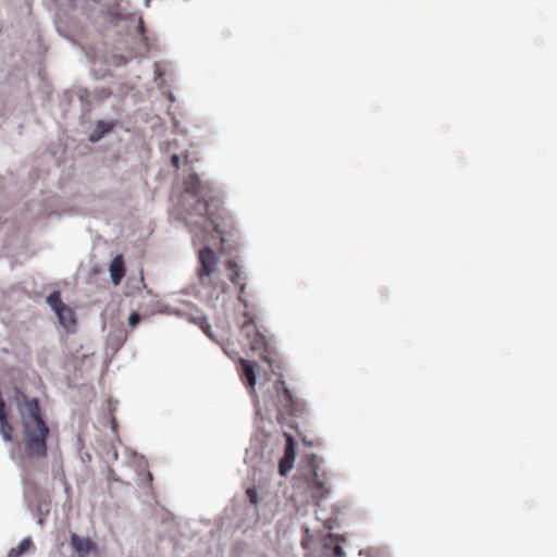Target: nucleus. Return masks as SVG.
Returning a JSON list of instances; mask_svg holds the SVG:
<instances>
[{
	"mask_svg": "<svg viewBox=\"0 0 557 557\" xmlns=\"http://www.w3.org/2000/svg\"><path fill=\"white\" fill-rule=\"evenodd\" d=\"M169 99L170 101L174 102L175 101V98H174V95L172 92L169 94Z\"/></svg>",
	"mask_w": 557,
	"mask_h": 557,
	"instance_id": "obj_29",
	"label": "nucleus"
},
{
	"mask_svg": "<svg viewBox=\"0 0 557 557\" xmlns=\"http://www.w3.org/2000/svg\"><path fill=\"white\" fill-rule=\"evenodd\" d=\"M111 428H112V431H113V432H115V429H116V422H115V420H114V419L112 420V425H111Z\"/></svg>",
	"mask_w": 557,
	"mask_h": 557,
	"instance_id": "obj_28",
	"label": "nucleus"
},
{
	"mask_svg": "<svg viewBox=\"0 0 557 557\" xmlns=\"http://www.w3.org/2000/svg\"><path fill=\"white\" fill-rule=\"evenodd\" d=\"M227 268H228V270L232 271V273L230 274L231 282L234 285H239L240 293H244L245 289H246V285L245 284H239V282H238L239 277H240V272L237 269V263L235 261H233V260H230L228 263H227Z\"/></svg>",
	"mask_w": 557,
	"mask_h": 557,
	"instance_id": "obj_15",
	"label": "nucleus"
},
{
	"mask_svg": "<svg viewBox=\"0 0 557 557\" xmlns=\"http://www.w3.org/2000/svg\"><path fill=\"white\" fill-rule=\"evenodd\" d=\"M308 484L312 491V498L318 503L329 492L325 484L318 478V471L313 468L308 475Z\"/></svg>",
	"mask_w": 557,
	"mask_h": 557,
	"instance_id": "obj_7",
	"label": "nucleus"
},
{
	"mask_svg": "<svg viewBox=\"0 0 557 557\" xmlns=\"http://www.w3.org/2000/svg\"><path fill=\"white\" fill-rule=\"evenodd\" d=\"M276 398L271 399L270 404L265 405L267 413H270L271 409H275L278 414H295V400L290 391L285 386V381L278 380L274 384Z\"/></svg>",
	"mask_w": 557,
	"mask_h": 557,
	"instance_id": "obj_3",
	"label": "nucleus"
},
{
	"mask_svg": "<svg viewBox=\"0 0 557 557\" xmlns=\"http://www.w3.org/2000/svg\"><path fill=\"white\" fill-rule=\"evenodd\" d=\"M205 193L206 189L201 180L197 174H191L181 195L180 206L182 207V211L188 216L195 215L200 220L193 222L186 219V225L190 228L197 226L205 231L212 230L219 234L221 232L220 225L211 218Z\"/></svg>",
	"mask_w": 557,
	"mask_h": 557,
	"instance_id": "obj_1",
	"label": "nucleus"
},
{
	"mask_svg": "<svg viewBox=\"0 0 557 557\" xmlns=\"http://www.w3.org/2000/svg\"><path fill=\"white\" fill-rule=\"evenodd\" d=\"M109 272L112 284L117 286L121 283L125 273L124 261L122 256L117 255L112 259L109 267Z\"/></svg>",
	"mask_w": 557,
	"mask_h": 557,
	"instance_id": "obj_10",
	"label": "nucleus"
},
{
	"mask_svg": "<svg viewBox=\"0 0 557 557\" xmlns=\"http://www.w3.org/2000/svg\"><path fill=\"white\" fill-rule=\"evenodd\" d=\"M246 495L250 503L255 505L258 503V493L255 488H247Z\"/></svg>",
	"mask_w": 557,
	"mask_h": 557,
	"instance_id": "obj_21",
	"label": "nucleus"
},
{
	"mask_svg": "<svg viewBox=\"0 0 557 557\" xmlns=\"http://www.w3.org/2000/svg\"><path fill=\"white\" fill-rule=\"evenodd\" d=\"M69 3L73 10L87 16L92 15L96 11L102 12L97 0H69Z\"/></svg>",
	"mask_w": 557,
	"mask_h": 557,
	"instance_id": "obj_9",
	"label": "nucleus"
},
{
	"mask_svg": "<svg viewBox=\"0 0 557 557\" xmlns=\"http://www.w3.org/2000/svg\"><path fill=\"white\" fill-rule=\"evenodd\" d=\"M337 539H335L332 534L324 539L323 547L325 550L332 549L333 545L336 543Z\"/></svg>",
	"mask_w": 557,
	"mask_h": 557,
	"instance_id": "obj_20",
	"label": "nucleus"
},
{
	"mask_svg": "<svg viewBox=\"0 0 557 557\" xmlns=\"http://www.w3.org/2000/svg\"><path fill=\"white\" fill-rule=\"evenodd\" d=\"M240 363L243 367V372H244L246 381L253 388V386L256 385V381H257V375H256L253 364H251L249 361H247L245 359H240Z\"/></svg>",
	"mask_w": 557,
	"mask_h": 557,
	"instance_id": "obj_13",
	"label": "nucleus"
},
{
	"mask_svg": "<svg viewBox=\"0 0 557 557\" xmlns=\"http://www.w3.org/2000/svg\"><path fill=\"white\" fill-rule=\"evenodd\" d=\"M199 262L200 267L197 271L199 280L202 285H208L211 281V274L214 272V268L218 262L214 251L209 246H205L202 249H200Z\"/></svg>",
	"mask_w": 557,
	"mask_h": 557,
	"instance_id": "obj_4",
	"label": "nucleus"
},
{
	"mask_svg": "<svg viewBox=\"0 0 557 557\" xmlns=\"http://www.w3.org/2000/svg\"><path fill=\"white\" fill-rule=\"evenodd\" d=\"M140 320H141V317H140V314H139V313H137V312H132V313L129 314V317H128V325H129L131 327H135V326H137V325H138V323L140 322Z\"/></svg>",
	"mask_w": 557,
	"mask_h": 557,
	"instance_id": "obj_19",
	"label": "nucleus"
},
{
	"mask_svg": "<svg viewBox=\"0 0 557 557\" xmlns=\"http://www.w3.org/2000/svg\"><path fill=\"white\" fill-rule=\"evenodd\" d=\"M55 314L58 317L59 323L64 330L71 332L74 329L75 318L71 308L64 306L62 309L58 310Z\"/></svg>",
	"mask_w": 557,
	"mask_h": 557,
	"instance_id": "obj_11",
	"label": "nucleus"
},
{
	"mask_svg": "<svg viewBox=\"0 0 557 557\" xmlns=\"http://www.w3.org/2000/svg\"><path fill=\"white\" fill-rule=\"evenodd\" d=\"M256 407H257V412H258V413H261V408L259 407V405H258V404H256Z\"/></svg>",
	"mask_w": 557,
	"mask_h": 557,
	"instance_id": "obj_31",
	"label": "nucleus"
},
{
	"mask_svg": "<svg viewBox=\"0 0 557 557\" xmlns=\"http://www.w3.org/2000/svg\"><path fill=\"white\" fill-rule=\"evenodd\" d=\"M242 332L248 338H250L253 335V337H252V339L250 342V348L252 350L259 349L264 344L263 335L256 329V325H255V323H253V321L251 319L246 321L242 325Z\"/></svg>",
	"mask_w": 557,
	"mask_h": 557,
	"instance_id": "obj_8",
	"label": "nucleus"
},
{
	"mask_svg": "<svg viewBox=\"0 0 557 557\" xmlns=\"http://www.w3.org/2000/svg\"><path fill=\"white\" fill-rule=\"evenodd\" d=\"M137 29L138 32L143 35L145 33V26H144V23L141 21V18L139 20V24L137 26Z\"/></svg>",
	"mask_w": 557,
	"mask_h": 557,
	"instance_id": "obj_25",
	"label": "nucleus"
},
{
	"mask_svg": "<svg viewBox=\"0 0 557 557\" xmlns=\"http://www.w3.org/2000/svg\"><path fill=\"white\" fill-rule=\"evenodd\" d=\"M145 481L146 483L149 485L152 481V474L150 472H147L146 473V476H145Z\"/></svg>",
	"mask_w": 557,
	"mask_h": 557,
	"instance_id": "obj_26",
	"label": "nucleus"
},
{
	"mask_svg": "<svg viewBox=\"0 0 557 557\" xmlns=\"http://www.w3.org/2000/svg\"><path fill=\"white\" fill-rule=\"evenodd\" d=\"M112 456H113V459H114V460H116V459H117V451H116L115 449L113 450Z\"/></svg>",
	"mask_w": 557,
	"mask_h": 557,
	"instance_id": "obj_30",
	"label": "nucleus"
},
{
	"mask_svg": "<svg viewBox=\"0 0 557 557\" xmlns=\"http://www.w3.org/2000/svg\"><path fill=\"white\" fill-rule=\"evenodd\" d=\"M70 543L77 557H88L90 553L97 550L96 544L89 537H83L76 533L71 534Z\"/></svg>",
	"mask_w": 557,
	"mask_h": 557,
	"instance_id": "obj_5",
	"label": "nucleus"
},
{
	"mask_svg": "<svg viewBox=\"0 0 557 557\" xmlns=\"http://www.w3.org/2000/svg\"><path fill=\"white\" fill-rule=\"evenodd\" d=\"M22 421L24 426V448L27 457L32 459L46 457L49 429L40 414L36 399L27 401L25 412L22 413Z\"/></svg>",
	"mask_w": 557,
	"mask_h": 557,
	"instance_id": "obj_2",
	"label": "nucleus"
},
{
	"mask_svg": "<svg viewBox=\"0 0 557 557\" xmlns=\"http://www.w3.org/2000/svg\"><path fill=\"white\" fill-rule=\"evenodd\" d=\"M33 542L30 540V537H25L23 539L17 546L15 547H12L8 554V557H20L22 556L24 553H26L30 546H32Z\"/></svg>",
	"mask_w": 557,
	"mask_h": 557,
	"instance_id": "obj_14",
	"label": "nucleus"
},
{
	"mask_svg": "<svg viewBox=\"0 0 557 557\" xmlns=\"http://www.w3.org/2000/svg\"><path fill=\"white\" fill-rule=\"evenodd\" d=\"M0 433L5 442L11 441L12 428L8 422L0 424Z\"/></svg>",
	"mask_w": 557,
	"mask_h": 557,
	"instance_id": "obj_17",
	"label": "nucleus"
},
{
	"mask_svg": "<svg viewBox=\"0 0 557 557\" xmlns=\"http://www.w3.org/2000/svg\"><path fill=\"white\" fill-rule=\"evenodd\" d=\"M153 73H154V81L157 82V84L159 86H161L163 84V81L161 79V76H162V70L160 67V64L158 62H154L153 64Z\"/></svg>",
	"mask_w": 557,
	"mask_h": 557,
	"instance_id": "obj_18",
	"label": "nucleus"
},
{
	"mask_svg": "<svg viewBox=\"0 0 557 557\" xmlns=\"http://www.w3.org/2000/svg\"><path fill=\"white\" fill-rule=\"evenodd\" d=\"M239 301L244 302V305L247 306V301L245 299H243L242 297H239Z\"/></svg>",
	"mask_w": 557,
	"mask_h": 557,
	"instance_id": "obj_32",
	"label": "nucleus"
},
{
	"mask_svg": "<svg viewBox=\"0 0 557 557\" xmlns=\"http://www.w3.org/2000/svg\"><path fill=\"white\" fill-rule=\"evenodd\" d=\"M4 422H8L7 421V414L4 412L2 404L0 403V424L4 423Z\"/></svg>",
	"mask_w": 557,
	"mask_h": 557,
	"instance_id": "obj_24",
	"label": "nucleus"
},
{
	"mask_svg": "<svg viewBox=\"0 0 557 557\" xmlns=\"http://www.w3.org/2000/svg\"><path fill=\"white\" fill-rule=\"evenodd\" d=\"M117 62H116V65H125L126 64V59L124 57H119L117 58Z\"/></svg>",
	"mask_w": 557,
	"mask_h": 557,
	"instance_id": "obj_27",
	"label": "nucleus"
},
{
	"mask_svg": "<svg viewBox=\"0 0 557 557\" xmlns=\"http://www.w3.org/2000/svg\"><path fill=\"white\" fill-rule=\"evenodd\" d=\"M332 550H333L335 557H342L343 556V548H342L341 544L337 541L333 545Z\"/></svg>",
	"mask_w": 557,
	"mask_h": 557,
	"instance_id": "obj_22",
	"label": "nucleus"
},
{
	"mask_svg": "<svg viewBox=\"0 0 557 557\" xmlns=\"http://www.w3.org/2000/svg\"><path fill=\"white\" fill-rule=\"evenodd\" d=\"M144 4H145V7H148L149 5V0H145Z\"/></svg>",
	"mask_w": 557,
	"mask_h": 557,
	"instance_id": "obj_33",
	"label": "nucleus"
},
{
	"mask_svg": "<svg viewBox=\"0 0 557 557\" xmlns=\"http://www.w3.org/2000/svg\"><path fill=\"white\" fill-rule=\"evenodd\" d=\"M171 161H172V164L174 168H176V169L180 168L181 159L177 154H173L171 158Z\"/></svg>",
	"mask_w": 557,
	"mask_h": 557,
	"instance_id": "obj_23",
	"label": "nucleus"
},
{
	"mask_svg": "<svg viewBox=\"0 0 557 557\" xmlns=\"http://www.w3.org/2000/svg\"><path fill=\"white\" fill-rule=\"evenodd\" d=\"M46 301L50 306V308L54 311V313L65 306L62 302L60 293L58 290H54L51 294H49L48 297L46 298Z\"/></svg>",
	"mask_w": 557,
	"mask_h": 557,
	"instance_id": "obj_16",
	"label": "nucleus"
},
{
	"mask_svg": "<svg viewBox=\"0 0 557 557\" xmlns=\"http://www.w3.org/2000/svg\"><path fill=\"white\" fill-rule=\"evenodd\" d=\"M110 124L103 121H98L95 129L89 134V140L91 143L99 141L102 138V136L110 131Z\"/></svg>",
	"mask_w": 557,
	"mask_h": 557,
	"instance_id": "obj_12",
	"label": "nucleus"
},
{
	"mask_svg": "<svg viewBox=\"0 0 557 557\" xmlns=\"http://www.w3.org/2000/svg\"><path fill=\"white\" fill-rule=\"evenodd\" d=\"M296 459V446L294 440L288 436L287 443L284 449V456L281 458L278 463V471L282 476H286L293 469Z\"/></svg>",
	"mask_w": 557,
	"mask_h": 557,
	"instance_id": "obj_6",
	"label": "nucleus"
}]
</instances>
